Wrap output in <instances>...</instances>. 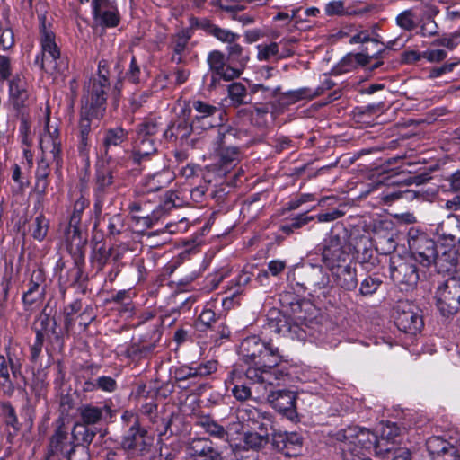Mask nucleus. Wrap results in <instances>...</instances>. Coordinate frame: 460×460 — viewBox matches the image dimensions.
I'll list each match as a JSON object with an SVG mask.
<instances>
[{
  "label": "nucleus",
  "mask_w": 460,
  "mask_h": 460,
  "mask_svg": "<svg viewBox=\"0 0 460 460\" xmlns=\"http://www.w3.org/2000/svg\"><path fill=\"white\" fill-rule=\"evenodd\" d=\"M336 447L340 450L342 459H345V447L358 457L365 456V451L370 450L377 442V437L367 429L349 426L334 434Z\"/></svg>",
  "instance_id": "obj_1"
},
{
  "label": "nucleus",
  "mask_w": 460,
  "mask_h": 460,
  "mask_svg": "<svg viewBox=\"0 0 460 460\" xmlns=\"http://www.w3.org/2000/svg\"><path fill=\"white\" fill-rule=\"evenodd\" d=\"M277 365L261 364L260 367H249L245 377L254 386V399L259 400L270 393L271 388L279 385L287 376V372L276 368Z\"/></svg>",
  "instance_id": "obj_2"
},
{
  "label": "nucleus",
  "mask_w": 460,
  "mask_h": 460,
  "mask_svg": "<svg viewBox=\"0 0 460 460\" xmlns=\"http://www.w3.org/2000/svg\"><path fill=\"white\" fill-rule=\"evenodd\" d=\"M240 355L246 361H254L256 364L279 365L282 356L278 347L271 341L266 342L257 335L244 338L240 344Z\"/></svg>",
  "instance_id": "obj_3"
},
{
  "label": "nucleus",
  "mask_w": 460,
  "mask_h": 460,
  "mask_svg": "<svg viewBox=\"0 0 460 460\" xmlns=\"http://www.w3.org/2000/svg\"><path fill=\"white\" fill-rule=\"evenodd\" d=\"M101 159L96 164L93 186V213L96 221L102 216V210H108L113 205V199L107 200V193L109 189L114 184L113 170Z\"/></svg>",
  "instance_id": "obj_4"
},
{
  "label": "nucleus",
  "mask_w": 460,
  "mask_h": 460,
  "mask_svg": "<svg viewBox=\"0 0 460 460\" xmlns=\"http://www.w3.org/2000/svg\"><path fill=\"white\" fill-rule=\"evenodd\" d=\"M408 244L411 259L423 267H429L438 257L437 245L427 234L411 228L408 232Z\"/></svg>",
  "instance_id": "obj_5"
},
{
  "label": "nucleus",
  "mask_w": 460,
  "mask_h": 460,
  "mask_svg": "<svg viewBox=\"0 0 460 460\" xmlns=\"http://www.w3.org/2000/svg\"><path fill=\"white\" fill-rule=\"evenodd\" d=\"M40 46L41 52L36 56L35 65L45 72L58 70V60L60 58V49L55 40V34L47 30L45 17H40Z\"/></svg>",
  "instance_id": "obj_6"
},
{
  "label": "nucleus",
  "mask_w": 460,
  "mask_h": 460,
  "mask_svg": "<svg viewBox=\"0 0 460 460\" xmlns=\"http://www.w3.org/2000/svg\"><path fill=\"white\" fill-rule=\"evenodd\" d=\"M321 245L322 261L331 270L341 267V264L349 258L346 240L335 234L333 230H331Z\"/></svg>",
  "instance_id": "obj_7"
},
{
  "label": "nucleus",
  "mask_w": 460,
  "mask_h": 460,
  "mask_svg": "<svg viewBox=\"0 0 460 460\" xmlns=\"http://www.w3.org/2000/svg\"><path fill=\"white\" fill-rule=\"evenodd\" d=\"M437 306L443 315H450L460 308V278H449L436 292Z\"/></svg>",
  "instance_id": "obj_8"
},
{
  "label": "nucleus",
  "mask_w": 460,
  "mask_h": 460,
  "mask_svg": "<svg viewBox=\"0 0 460 460\" xmlns=\"http://www.w3.org/2000/svg\"><path fill=\"white\" fill-rule=\"evenodd\" d=\"M237 131L229 127L221 126L215 137L216 152L224 166H229L240 160V150L235 146Z\"/></svg>",
  "instance_id": "obj_9"
},
{
  "label": "nucleus",
  "mask_w": 460,
  "mask_h": 460,
  "mask_svg": "<svg viewBox=\"0 0 460 460\" xmlns=\"http://www.w3.org/2000/svg\"><path fill=\"white\" fill-rule=\"evenodd\" d=\"M110 89V82L105 75H99L91 83L88 89L85 112L93 118L101 119L106 111L107 93Z\"/></svg>",
  "instance_id": "obj_10"
},
{
  "label": "nucleus",
  "mask_w": 460,
  "mask_h": 460,
  "mask_svg": "<svg viewBox=\"0 0 460 460\" xmlns=\"http://www.w3.org/2000/svg\"><path fill=\"white\" fill-rule=\"evenodd\" d=\"M390 274L393 281L397 285L414 287L419 280V273L415 261L401 256H393L390 261Z\"/></svg>",
  "instance_id": "obj_11"
},
{
  "label": "nucleus",
  "mask_w": 460,
  "mask_h": 460,
  "mask_svg": "<svg viewBox=\"0 0 460 460\" xmlns=\"http://www.w3.org/2000/svg\"><path fill=\"white\" fill-rule=\"evenodd\" d=\"M151 445L152 438L148 436L146 429L141 426H130L120 442L121 448L132 456L145 455Z\"/></svg>",
  "instance_id": "obj_12"
},
{
  "label": "nucleus",
  "mask_w": 460,
  "mask_h": 460,
  "mask_svg": "<svg viewBox=\"0 0 460 460\" xmlns=\"http://www.w3.org/2000/svg\"><path fill=\"white\" fill-rule=\"evenodd\" d=\"M161 155L158 152L157 143L151 138H141L136 136L132 142V148L129 155V160L132 164L144 170L147 164L154 160H160Z\"/></svg>",
  "instance_id": "obj_13"
},
{
  "label": "nucleus",
  "mask_w": 460,
  "mask_h": 460,
  "mask_svg": "<svg viewBox=\"0 0 460 460\" xmlns=\"http://www.w3.org/2000/svg\"><path fill=\"white\" fill-rule=\"evenodd\" d=\"M394 323L405 333L416 334L423 327L421 316L408 302H399L395 307Z\"/></svg>",
  "instance_id": "obj_14"
},
{
  "label": "nucleus",
  "mask_w": 460,
  "mask_h": 460,
  "mask_svg": "<svg viewBox=\"0 0 460 460\" xmlns=\"http://www.w3.org/2000/svg\"><path fill=\"white\" fill-rule=\"evenodd\" d=\"M264 330L282 336H288L291 339L304 340L305 338V332L301 326L297 323H292L286 315L279 311L270 313Z\"/></svg>",
  "instance_id": "obj_15"
},
{
  "label": "nucleus",
  "mask_w": 460,
  "mask_h": 460,
  "mask_svg": "<svg viewBox=\"0 0 460 460\" xmlns=\"http://www.w3.org/2000/svg\"><path fill=\"white\" fill-rule=\"evenodd\" d=\"M128 131L121 127L108 128L104 131L102 137V151L101 159L107 164L113 161V151L128 142Z\"/></svg>",
  "instance_id": "obj_16"
},
{
  "label": "nucleus",
  "mask_w": 460,
  "mask_h": 460,
  "mask_svg": "<svg viewBox=\"0 0 460 460\" xmlns=\"http://www.w3.org/2000/svg\"><path fill=\"white\" fill-rule=\"evenodd\" d=\"M296 397L295 393L289 390L270 391L267 394L271 406L291 420L296 417Z\"/></svg>",
  "instance_id": "obj_17"
},
{
  "label": "nucleus",
  "mask_w": 460,
  "mask_h": 460,
  "mask_svg": "<svg viewBox=\"0 0 460 460\" xmlns=\"http://www.w3.org/2000/svg\"><path fill=\"white\" fill-rule=\"evenodd\" d=\"M384 51L385 49H381L373 55H370L367 51L356 54L349 53L332 68V73L338 75L348 73L358 66H365L369 64L371 59L380 58Z\"/></svg>",
  "instance_id": "obj_18"
},
{
  "label": "nucleus",
  "mask_w": 460,
  "mask_h": 460,
  "mask_svg": "<svg viewBox=\"0 0 460 460\" xmlns=\"http://www.w3.org/2000/svg\"><path fill=\"white\" fill-rule=\"evenodd\" d=\"M187 455L190 460H221V454L212 441L205 438H193L187 447Z\"/></svg>",
  "instance_id": "obj_19"
},
{
  "label": "nucleus",
  "mask_w": 460,
  "mask_h": 460,
  "mask_svg": "<svg viewBox=\"0 0 460 460\" xmlns=\"http://www.w3.org/2000/svg\"><path fill=\"white\" fill-rule=\"evenodd\" d=\"M29 96L24 78L21 75L14 76L9 82V103L16 111L21 112L28 105Z\"/></svg>",
  "instance_id": "obj_20"
},
{
  "label": "nucleus",
  "mask_w": 460,
  "mask_h": 460,
  "mask_svg": "<svg viewBox=\"0 0 460 460\" xmlns=\"http://www.w3.org/2000/svg\"><path fill=\"white\" fill-rule=\"evenodd\" d=\"M77 411L79 421L89 426L100 423L104 417L112 418L113 416V411L108 404L97 406L93 403H84L78 407Z\"/></svg>",
  "instance_id": "obj_21"
},
{
  "label": "nucleus",
  "mask_w": 460,
  "mask_h": 460,
  "mask_svg": "<svg viewBox=\"0 0 460 460\" xmlns=\"http://www.w3.org/2000/svg\"><path fill=\"white\" fill-rule=\"evenodd\" d=\"M238 419L245 423L248 428L260 429L267 428L270 424V414L261 411L260 409L245 406L239 410Z\"/></svg>",
  "instance_id": "obj_22"
},
{
  "label": "nucleus",
  "mask_w": 460,
  "mask_h": 460,
  "mask_svg": "<svg viewBox=\"0 0 460 460\" xmlns=\"http://www.w3.org/2000/svg\"><path fill=\"white\" fill-rule=\"evenodd\" d=\"M427 447L433 460H460L458 450L438 437L430 438L427 442Z\"/></svg>",
  "instance_id": "obj_23"
},
{
  "label": "nucleus",
  "mask_w": 460,
  "mask_h": 460,
  "mask_svg": "<svg viewBox=\"0 0 460 460\" xmlns=\"http://www.w3.org/2000/svg\"><path fill=\"white\" fill-rule=\"evenodd\" d=\"M217 361L208 360L198 366H181L174 370V377L177 381H185L189 378L204 377L217 370Z\"/></svg>",
  "instance_id": "obj_24"
},
{
  "label": "nucleus",
  "mask_w": 460,
  "mask_h": 460,
  "mask_svg": "<svg viewBox=\"0 0 460 460\" xmlns=\"http://www.w3.org/2000/svg\"><path fill=\"white\" fill-rule=\"evenodd\" d=\"M192 107L198 112L193 119L194 125L200 127L202 129L214 127L216 122L214 116L220 111L217 107L199 100L194 101Z\"/></svg>",
  "instance_id": "obj_25"
},
{
  "label": "nucleus",
  "mask_w": 460,
  "mask_h": 460,
  "mask_svg": "<svg viewBox=\"0 0 460 460\" xmlns=\"http://www.w3.org/2000/svg\"><path fill=\"white\" fill-rule=\"evenodd\" d=\"M69 445L72 447L74 444L68 441V433L64 427V423L61 422L50 438L46 460H50V457L55 455H66V452L69 451L67 449Z\"/></svg>",
  "instance_id": "obj_26"
},
{
  "label": "nucleus",
  "mask_w": 460,
  "mask_h": 460,
  "mask_svg": "<svg viewBox=\"0 0 460 460\" xmlns=\"http://www.w3.org/2000/svg\"><path fill=\"white\" fill-rule=\"evenodd\" d=\"M272 444L278 450L283 451L286 455H291L292 450L301 447L302 438L295 432H274L272 434Z\"/></svg>",
  "instance_id": "obj_27"
},
{
  "label": "nucleus",
  "mask_w": 460,
  "mask_h": 460,
  "mask_svg": "<svg viewBox=\"0 0 460 460\" xmlns=\"http://www.w3.org/2000/svg\"><path fill=\"white\" fill-rule=\"evenodd\" d=\"M279 91V86L271 88L261 84H252L250 88L252 102L277 105Z\"/></svg>",
  "instance_id": "obj_28"
},
{
  "label": "nucleus",
  "mask_w": 460,
  "mask_h": 460,
  "mask_svg": "<svg viewBox=\"0 0 460 460\" xmlns=\"http://www.w3.org/2000/svg\"><path fill=\"white\" fill-rule=\"evenodd\" d=\"M335 84H336L332 80L325 78L322 82L321 85H319L314 90L307 87L300 88L298 90L291 91L286 93V96L290 100L291 102H296L303 99L312 100L317 96L322 95L325 91L331 90Z\"/></svg>",
  "instance_id": "obj_29"
},
{
  "label": "nucleus",
  "mask_w": 460,
  "mask_h": 460,
  "mask_svg": "<svg viewBox=\"0 0 460 460\" xmlns=\"http://www.w3.org/2000/svg\"><path fill=\"white\" fill-rule=\"evenodd\" d=\"M88 112L82 111L78 124V151L82 156H87L90 148L91 120Z\"/></svg>",
  "instance_id": "obj_30"
},
{
  "label": "nucleus",
  "mask_w": 460,
  "mask_h": 460,
  "mask_svg": "<svg viewBox=\"0 0 460 460\" xmlns=\"http://www.w3.org/2000/svg\"><path fill=\"white\" fill-rule=\"evenodd\" d=\"M173 180V174L169 170H162L148 175L144 181V186L147 192H156L166 188Z\"/></svg>",
  "instance_id": "obj_31"
},
{
  "label": "nucleus",
  "mask_w": 460,
  "mask_h": 460,
  "mask_svg": "<svg viewBox=\"0 0 460 460\" xmlns=\"http://www.w3.org/2000/svg\"><path fill=\"white\" fill-rule=\"evenodd\" d=\"M227 97L229 104L234 108L252 102L251 93L240 82L231 83L227 86Z\"/></svg>",
  "instance_id": "obj_32"
},
{
  "label": "nucleus",
  "mask_w": 460,
  "mask_h": 460,
  "mask_svg": "<svg viewBox=\"0 0 460 460\" xmlns=\"http://www.w3.org/2000/svg\"><path fill=\"white\" fill-rule=\"evenodd\" d=\"M337 286L347 291L355 290L358 286L357 270L349 265L338 268L334 274Z\"/></svg>",
  "instance_id": "obj_33"
},
{
  "label": "nucleus",
  "mask_w": 460,
  "mask_h": 460,
  "mask_svg": "<svg viewBox=\"0 0 460 460\" xmlns=\"http://www.w3.org/2000/svg\"><path fill=\"white\" fill-rule=\"evenodd\" d=\"M162 323L161 320H157L151 324L149 331L141 336L142 345L139 349L141 353H149L156 347L162 336Z\"/></svg>",
  "instance_id": "obj_34"
},
{
  "label": "nucleus",
  "mask_w": 460,
  "mask_h": 460,
  "mask_svg": "<svg viewBox=\"0 0 460 460\" xmlns=\"http://www.w3.org/2000/svg\"><path fill=\"white\" fill-rule=\"evenodd\" d=\"M10 370L15 377L21 373V367L20 365L14 364L10 357L7 358L0 354V385L3 386L7 385L9 393H13V387L10 379Z\"/></svg>",
  "instance_id": "obj_35"
},
{
  "label": "nucleus",
  "mask_w": 460,
  "mask_h": 460,
  "mask_svg": "<svg viewBox=\"0 0 460 460\" xmlns=\"http://www.w3.org/2000/svg\"><path fill=\"white\" fill-rule=\"evenodd\" d=\"M228 382L234 385L232 394L236 400L245 401L252 398L253 393L252 388L242 382L241 373L236 370L231 371Z\"/></svg>",
  "instance_id": "obj_36"
},
{
  "label": "nucleus",
  "mask_w": 460,
  "mask_h": 460,
  "mask_svg": "<svg viewBox=\"0 0 460 460\" xmlns=\"http://www.w3.org/2000/svg\"><path fill=\"white\" fill-rule=\"evenodd\" d=\"M61 143L58 138V130L55 129L54 133H48L40 138V148L43 153L49 151L52 155L53 160L58 165L61 162Z\"/></svg>",
  "instance_id": "obj_37"
},
{
  "label": "nucleus",
  "mask_w": 460,
  "mask_h": 460,
  "mask_svg": "<svg viewBox=\"0 0 460 460\" xmlns=\"http://www.w3.org/2000/svg\"><path fill=\"white\" fill-rule=\"evenodd\" d=\"M277 110V105H270L261 102H253V110L242 109L238 111L239 116L250 115L252 120L257 119L256 123L259 126H264L265 118Z\"/></svg>",
  "instance_id": "obj_38"
},
{
  "label": "nucleus",
  "mask_w": 460,
  "mask_h": 460,
  "mask_svg": "<svg viewBox=\"0 0 460 460\" xmlns=\"http://www.w3.org/2000/svg\"><path fill=\"white\" fill-rule=\"evenodd\" d=\"M97 434L96 429L81 421L75 423L72 436L75 441L88 448Z\"/></svg>",
  "instance_id": "obj_39"
},
{
  "label": "nucleus",
  "mask_w": 460,
  "mask_h": 460,
  "mask_svg": "<svg viewBox=\"0 0 460 460\" xmlns=\"http://www.w3.org/2000/svg\"><path fill=\"white\" fill-rule=\"evenodd\" d=\"M197 424L203 428L208 434L214 437L215 438L228 441V432L225 429L223 426L219 425L217 421L210 419L209 417H201L197 421Z\"/></svg>",
  "instance_id": "obj_40"
},
{
  "label": "nucleus",
  "mask_w": 460,
  "mask_h": 460,
  "mask_svg": "<svg viewBox=\"0 0 460 460\" xmlns=\"http://www.w3.org/2000/svg\"><path fill=\"white\" fill-rule=\"evenodd\" d=\"M369 11V8L365 7L359 10H354L351 8L346 9L344 2L341 0L331 1L325 5V13L329 16L333 15H362Z\"/></svg>",
  "instance_id": "obj_41"
},
{
  "label": "nucleus",
  "mask_w": 460,
  "mask_h": 460,
  "mask_svg": "<svg viewBox=\"0 0 460 460\" xmlns=\"http://www.w3.org/2000/svg\"><path fill=\"white\" fill-rule=\"evenodd\" d=\"M161 126L162 124L156 119H147L137 126L136 136L156 141V135Z\"/></svg>",
  "instance_id": "obj_42"
},
{
  "label": "nucleus",
  "mask_w": 460,
  "mask_h": 460,
  "mask_svg": "<svg viewBox=\"0 0 460 460\" xmlns=\"http://www.w3.org/2000/svg\"><path fill=\"white\" fill-rule=\"evenodd\" d=\"M37 323L40 327L36 328V332H40L43 334L50 332L57 341L62 339L63 332L61 329L58 330V323L54 317H50L47 314H41L37 320Z\"/></svg>",
  "instance_id": "obj_43"
},
{
  "label": "nucleus",
  "mask_w": 460,
  "mask_h": 460,
  "mask_svg": "<svg viewBox=\"0 0 460 460\" xmlns=\"http://www.w3.org/2000/svg\"><path fill=\"white\" fill-rule=\"evenodd\" d=\"M49 231V220L43 214L38 215L30 224L29 232L33 239L43 241Z\"/></svg>",
  "instance_id": "obj_44"
},
{
  "label": "nucleus",
  "mask_w": 460,
  "mask_h": 460,
  "mask_svg": "<svg viewBox=\"0 0 460 460\" xmlns=\"http://www.w3.org/2000/svg\"><path fill=\"white\" fill-rule=\"evenodd\" d=\"M190 39V35L188 31H181L178 33L172 42V49L173 54L172 57V61L180 64L182 62L183 58L182 55L185 52L189 40Z\"/></svg>",
  "instance_id": "obj_45"
},
{
  "label": "nucleus",
  "mask_w": 460,
  "mask_h": 460,
  "mask_svg": "<svg viewBox=\"0 0 460 460\" xmlns=\"http://www.w3.org/2000/svg\"><path fill=\"white\" fill-rule=\"evenodd\" d=\"M119 208L111 210V208L106 210L105 216L111 215L108 219V233L110 235L115 236L120 234L124 228V219L122 215L119 213Z\"/></svg>",
  "instance_id": "obj_46"
},
{
  "label": "nucleus",
  "mask_w": 460,
  "mask_h": 460,
  "mask_svg": "<svg viewBox=\"0 0 460 460\" xmlns=\"http://www.w3.org/2000/svg\"><path fill=\"white\" fill-rule=\"evenodd\" d=\"M27 292L46 294V276L41 269L32 270L28 282Z\"/></svg>",
  "instance_id": "obj_47"
},
{
  "label": "nucleus",
  "mask_w": 460,
  "mask_h": 460,
  "mask_svg": "<svg viewBox=\"0 0 460 460\" xmlns=\"http://www.w3.org/2000/svg\"><path fill=\"white\" fill-rule=\"evenodd\" d=\"M257 58L260 61H267L271 58H275L278 60L281 59L279 58V44H278L277 42H270V44H259L257 46Z\"/></svg>",
  "instance_id": "obj_48"
},
{
  "label": "nucleus",
  "mask_w": 460,
  "mask_h": 460,
  "mask_svg": "<svg viewBox=\"0 0 460 460\" xmlns=\"http://www.w3.org/2000/svg\"><path fill=\"white\" fill-rule=\"evenodd\" d=\"M261 432H247L244 436L245 445L253 449H258L265 445L269 440V432L267 428L260 430Z\"/></svg>",
  "instance_id": "obj_49"
},
{
  "label": "nucleus",
  "mask_w": 460,
  "mask_h": 460,
  "mask_svg": "<svg viewBox=\"0 0 460 460\" xmlns=\"http://www.w3.org/2000/svg\"><path fill=\"white\" fill-rule=\"evenodd\" d=\"M383 281L379 277L376 276H367L365 278L359 287V295L362 296H373L380 288Z\"/></svg>",
  "instance_id": "obj_50"
},
{
  "label": "nucleus",
  "mask_w": 460,
  "mask_h": 460,
  "mask_svg": "<svg viewBox=\"0 0 460 460\" xmlns=\"http://www.w3.org/2000/svg\"><path fill=\"white\" fill-rule=\"evenodd\" d=\"M1 414L4 420V423L7 426L12 427L15 431H18L20 429L21 424L18 420L15 409L9 402H2Z\"/></svg>",
  "instance_id": "obj_51"
},
{
  "label": "nucleus",
  "mask_w": 460,
  "mask_h": 460,
  "mask_svg": "<svg viewBox=\"0 0 460 460\" xmlns=\"http://www.w3.org/2000/svg\"><path fill=\"white\" fill-rule=\"evenodd\" d=\"M89 206V201L84 197L81 196L74 204L73 213L70 217L69 222L72 226L81 224L82 215L84 209Z\"/></svg>",
  "instance_id": "obj_52"
},
{
  "label": "nucleus",
  "mask_w": 460,
  "mask_h": 460,
  "mask_svg": "<svg viewBox=\"0 0 460 460\" xmlns=\"http://www.w3.org/2000/svg\"><path fill=\"white\" fill-rule=\"evenodd\" d=\"M396 24L404 31H411L416 28L415 16L411 10H405L396 16Z\"/></svg>",
  "instance_id": "obj_53"
},
{
  "label": "nucleus",
  "mask_w": 460,
  "mask_h": 460,
  "mask_svg": "<svg viewBox=\"0 0 460 460\" xmlns=\"http://www.w3.org/2000/svg\"><path fill=\"white\" fill-rule=\"evenodd\" d=\"M96 19H99L104 25L108 27H115L119 24V15L117 6L111 8V10H105L94 15Z\"/></svg>",
  "instance_id": "obj_54"
},
{
  "label": "nucleus",
  "mask_w": 460,
  "mask_h": 460,
  "mask_svg": "<svg viewBox=\"0 0 460 460\" xmlns=\"http://www.w3.org/2000/svg\"><path fill=\"white\" fill-rule=\"evenodd\" d=\"M66 241L72 245L76 247L81 246L85 242V239L82 236L80 225L72 226L70 223L65 232Z\"/></svg>",
  "instance_id": "obj_55"
},
{
  "label": "nucleus",
  "mask_w": 460,
  "mask_h": 460,
  "mask_svg": "<svg viewBox=\"0 0 460 460\" xmlns=\"http://www.w3.org/2000/svg\"><path fill=\"white\" fill-rule=\"evenodd\" d=\"M208 63L210 67V70L218 75V73L224 69L225 64V56L222 52L218 50H214L209 53L208 57Z\"/></svg>",
  "instance_id": "obj_56"
},
{
  "label": "nucleus",
  "mask_w": 460,
  "mask_h": 460,
  "mask_svg": "<svg viewBox=\"0 0 460 460\" xmlns=\"http://www.w3.org/2000/svg\"><path fill=\"white\" fill-rule=\"evenodd\" d=\"M212 36L217 38L218 40L228 44L234 43L239 39L238 34L230 30L220 28L217 25H216L214 31H212Z\"/></svg>",
  "instance_id": "obj_57"
},
{
  "label": "nucleus",
  "mask_w": 460,
  "mask_h": 460,
  "mask_svg": "<svg viewBox=\"0 0 460 460\" xmlns=\"http://www.w3.org/2000/svg\"><path fill=\"white\" fill-rule=\"evenodd\" d=\"M191 127L185 121H181L177 125H172L165 132L164 135L167 137L170 133V136H175L176 137L185 138L188 137L190 134Z\"/></svg>",
  "instance_id": "obj_58"
},
{
  "label": "nucleus",
  "mask_w": 460,
  "mask_h": 460,
  "mask_svg": "<svg viewBox=\"0 0 460 460\" xmlns=\"http://www.w3.org/2000/svg\"><path fill=\"white\" fill-rule=\"evenodd\" d=\"M249 269H252V267L251 266L243 268V270L240 272L234 280V288H232L233 291L241 290V296L243 294V288L249 284L252 279V273L249 270Z\"/></svg>",
  "instance_id": "obj_59"
},
{
  "label": "nucleus",
  "mask_w": 460,
  "mask_h": 460,
  "mask_svg": "<svg viewBox=\"0 0 460 460\" xmlns=\"http://www.w3.org/2000/svg\"><path fill=\"white\" fill-rule=\"evenodd\" d=\"M226 49L230 59L238 61L243 66L245 65L248 57L243 55V49L241 45L234 41L229 44Z\"/></svg>",
  "instance_id": "obj_60"
},
{
  "label": "nucleus",
  "mask_w": 460,
  "mask_h": 460,
  "mask_svg": "<svg viewBox=\"0 0 460 460\" xmlns=\"http://www.w3.org/2000/svg\"><path fill=\"white\" fill-rule=\"evenodd\" d=\"M297 42L295 37L283 38L277 42L279 44L280 55L279 58L284 59L290 58L294 55L293 45Z\"/></svg>",
  "instance_id": "obj_61"
},
{
  "label": "nucleus",
  "mask_w": 460,
  "mask_h": 460,
  "mask_svg": "<svg viewBox=\"0 0 460 460\" xmlns=\"http://www.w3.org/2000/svg\"><path fill=\"white\" fill-rule=\"evenodd\" d=\"M44 342V334L40 332H36L34 343L30 348V359L31 362L36 363L41 354Z\"/></svg>",
  "instance_id": "obj_62"
},
{
  "label": "nucleus",
  "mask_w": 460,
  "mask_h": 460,
  "mask_svg": "<svg viewBox=\"0 0 460 460\" xmlns=\"http://www.w3.org/2000/svg\"><path fill=\"white\" fill-rule=\"evenodd\" d=\"M140 75V67L137 63L136 58L134 56H131L129 67L124 78L132 84H139Z\"/></svg>",
  "instance_id": "obj_63"
},
{
  "label": "nucleus",
  "mask_w": 460,
  "mask_h": 460,
  "mask_svg": "<svg viewBox=\"0 0 460 460\" xmlns=\"http://www.w3.org/2000/svg\"><path fill=\"white\" fill-rule=\"evenodd\" d=\"M218 317L219 315H217L211 307L207 305L199 316V324L208 328L211 327L213 323H217Z\"/></svg>",
  "instance_id": "obj_64"
}]
</instances>
